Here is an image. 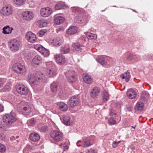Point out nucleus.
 <instances>
[{"mask_svg":"<svg viewBox=\"0 0 153 153\" xmlns=\"http://www.w3.org/2000/svg\"><path fill=\"white\" fill-rule=\"evenodd\" d=\"M17 109L19 111H22V113L25 115L29 114L31 111L30 105L28 103L23 101L17 105Z\"/></svg>","mask_w":153,"mask_h":153,"instance_id":"obj_1","label":"nucleus"},{"mask_svg":"<svg viewBox=\"0 0 153 153\" xmlns=\"http://www.w3.org/2000/svg\"><path fill=\"white\" fill-rule=\"evenodd\" d=\"M27 79L29 83L32 85H34L37 84L38 81H42L46 79V77L44 74H42L39 77H36L33 75L29 74L28 75Z\"/></svg>","mask_w":153,"mask_h":153,"instance_id":"obj_2","label":"nucleus"},{"mask_svg":"<svg viewBox=\"0 0 153 153\" xmlns=\"http://www.w3.org/2000/svg\"><path fill=\"white\" fill-rule=\"evenodd\" d=\"M3 122L7 125H10L15 122L16 119L15 114L11 112L10 114H6L3 117Z\"/></svg>","mask_w":153,"mask_h":153,"instance_id":"obj_3","label":"nucleus"},{"mask_svg":"<svg viewBox=\"0 0 153 153\" xmlns=\"http://www.w3.org/2000/svg\"><path fill=\"white\" fill-rule=\"evenodd\" d=\"M72 11L78 15V16H76L74 19V21L75 23H81L84 21V19L83 18V15L81 11L79 8L73 7L72 9Z\"/></svg>","mask_w":153,"mask_h":153,"instance_id":"obj_4","label":"nucleus"},{"mask_svg":"<svg viewBox=\"0 0 153 153\" xmlns=\"http://www.w3.org/2000/svg\"><path fill=\"white\" fill-rule=\"evenodd\" d=\"M50 136L55 141L59 142L63 138V133L59 130H54L51 131Z\"/></svg>","mask_w":153,"mask_h":153,"instance_id":"obj_5","label":"nucleus"},{"mask_svg":"<svg viewBox=\"0 0 153 153\" xmlns=\"http://www.w3.org/2000/svg\"><path fill=\"white\" fill-rule=\"evenodd\" d=\"M13 69L15 73L18 74H23L26 72L25 66L18 62L13 65Z\"/></svg>","mask_w":153,"mask_h":153,"instance_id":"obj_6","label":"nucleus"},{"mask_svg":"<svg viewBox=\"0 0 153 153\" xmlns=\"http://www.w3.org/2000/svg\"><path fill=\"white\" fill-rule=\"evenodd\" d=\"M16 89L17 92L21 94L25 95L28 92V89L22 84H17L16 85Z\"/></svg>","mask_w":153,"mask_h":153,"instance_id":"obj_7","label":"nucleus"},{"mask_svg":"<svg viewBox=\"0 0 153 153\" xmlns=\"http://www.w3.org/2000/svg\"><path fill=\"white\" fill-rule=\"evenodd\" d=\"M9 46L11 51L13 52L16 51H18L19 48V42L16 39H12L9 44Z\"/></svg>","mask_w":153,"mask_h":153,"instance_id":"obj_8","label":"nucleus"},{"mask_svg":"<svg viewBox=\"0 0 153 153\" xmlns=\"http://www.w3.org/2000/svg\"><path fill=\"white\" fill-rule=\"evenodd\" d=\"M65 76L69 82H75L77 77L76 76L75 73L73 71H68L66 73Z\"/></svg>","mask_w":153,"mask_h":153,"instance_id":"obj_9","label":"nucleus"},{"mask_svg":"<svg viewBox=\"0 0 153 153\" xmlns=\"http://www.w3.org/2000/svg\"><path fill=\"white\" fill-rule=\"evenodd\" d=\"M22 16L24 20L29 21L33 18L34 15L31 11L27 10L22 13Z\"/></svg>","mask_w":153,"mask_h":153,"instance_id":"obj_10","label":"nucleus"},{"mask_svg":"<svg viewBox=\"0 0 153 153\" xmlns=\"http://www.w3.org/2000/svg\"><path fill=\"white\" fill-rule=\"evenodd\" d=\"M13 9L10 6H5L2 9L1 13L4 16H9L12 14Z\"/></svg>","mask_w":153,"mask_h":153,"instance_id":"obj_11","label":"nucleus"},{"mask_svg":"<svg viewBox=\"0 0 153 153\" xmlns=\"http://www.w3.org/2000/svg\"><path fill=\"white\" fill-rule=\"evenodd\" d=\"M79 102V99L76 96H74L71 97L68 101V104L72 108L77 106Z\"/></svg>","mask_w":153,"mask_h":153,"instance_id":"obj_12","label":"nucleus"},{"mask_svg":"<svg viewBox=\"0 0 153 153\" xmlns=\"http://www.w3.org/2000/svg\"><path fill=\"white\" fill-rule=\"evenodd\" d=\"M41 15L43 17H47L52 13V10L49 7L42 8L40 11Z\"/></svg>","mask_w":153,"mask_h":153,"instance_id":"obj_13","label":"nucleus"},{"mask_svg":"<svg viewBox=\"0 0 153 153\" xmlns=\"http://www.w3.org/2000/svg\"><path fill=\"white\" fill-rule=\"evenodd\" d=\"M25 37L27 41L31 43H34L36 40V36L31 32L27 33L26 34Z\"/></svg>","mask_w":153,"mask_h":153,"instance_id":"obj_14","label":"nucleus"},{"mask_svg":"<svg viewBox=\"0 0 153 153\" xmlns=\"http://www.w3.org/2000/svg\"><path fill=\"white\" fill-rule=\"evenodd\" d=\"M100 91V90L99 87H95L91 90L90 96L92 97L95 98L99 95Z\"/></svg>","mask_w":153,"mask_h":153,"instance_id":"obj_15","label":"nucleus"},{"mask_svg":"<svg viewBox=\"0 0 153 153\" xmlns=\"http://www.w3.org/2000/svg\"><path fill=\"white\" fill-rule=\"evenodd\" d=\"M84 48L83 45H80L79 44H74L72 46V49L73 51H81L82 50L84 49Z\"/></svg>","mask_w":153,"mask_h":153,"instance_id":"obj_16","label":"nucleus"},{"mask_svg":"<svg viewBox=\"0 0 153 153\" xmlns=\"http://www.w3.org/2000/svg\"><path fill=\"white\" fill-rule=\"evenodd\" d=\"M83 79L84 81L87 84H91L92 82V79L91 76L86 73L83 74Z\"/></svg>","mask_w":153,"mask_h":153,"instance_id":"obj_17","label":"nucleus"},{"mask_svg":"<svg viewBox=\"0 0 153 153\" xmlns=\"http://www.w3.org/2000/svg\"><path fill=\"white\" fill-rule=\"evenodd\" d=\"M30 139L34 142L38 141L40 138L39 135L36 133H32L29 136Z\"/></svg>","mask_w":153,"mask_h":153,"instance_id":"obj_18","label":"nucleus"},{"mask_svg":"<svg viewBox=\"0 0 153 153\" xmlns=\"http://www.w3.org/2000/svg\"><path fill=\"white\" fill-rule=\"evenodd\" d=\"M77 28L75 26H70L66 30L67 34L72 35L76 33L77 32Z\"/></svg>","mask_w":153,"mask_h":153,"instance_id":"obj_19","label":"nucleus"},{"mask_svg":"<svg viewBox=\"0 0 153 153\" xmlns=\"http://www.w3.org/2000/svg\"><path fill=\"white\" fill-rule=\"evenodd\" d=\"M65 18L62 16H57L54 17V21L56 25H59L65 21Z\"/></svg>","mask_w":153,"mask_h":153,"instance_id":"obj_20","label":"nucleus"},{"mask_svg":"<svg viewBox=\"0 0 153 153\" xmlns=\"http://www.w3.org/2000/svg\"><path fill=\"white\" fill-rule=\"evenodd\" d=\"M59 87L58 83L55 82L52 83L50 85V89L51 91L54 93H55Z\"/></svg>","mask_w":153,"mask_h":153,"instance_id":"obj_21","label":"nucleus"},{"mask_svg":"<svg viewBox=\"0 0 153 153\" xmlns=\"http://www.w3.org/2000/svg\"><path fill=\"white\" fill-rule=\"evenodd\" d=\"M56 71L52 68H49L48 69L46 74L51 77H53L57 74Z\"/></svg>","mask_w":153,"mask_h":153,"instance_id":"obj_22","label":"nucleus"},{"mask_svg":"<svg viewBox=\"0 0 153 153\" xmlns=\"http://www.w3.org/2000/svg\"><path fill=\"white\" fill-rule=\"evenodd\" d=\"M59 109L63 111H66L68 109L67 104L63 102H59L57 104Z\"/></svg>","mask_w":153,"mask_h":153,"instance_id":"obj_23","label":"nucleus"},{"mask_svg":"<svg viewBox=\"0 0 153 153\" xmlns=\"http://www.w3.org/2000/svg\"><path fill=\"white\" fill-rule=\"evenodd\" d=\"M2 33L5 34H9L11 33L13 29L12 27H10L9 26L7 25L3 27Z\"/></svg>","mask_w":153,"mask_h":153,"instance_id":"obj_24","label":"nucleus"},{"mask_svg":"<svg viewBox=\"0 0 153 153\" xmlns=\"http://www.w3.org/2000/svg\"><path fill=\"white\" fill-rule=\"evenodd\" d=\"M82 143L83 147H88L92 145V143L90 142V140L89 138H85L82 141Z\"/></svg>","mask_w":153,"mask_h":153,"instance_id":"obj_25","label":"nucleus"},{"mask_svg":"<svg viewBox=\"0 0 153 153\" xmlns=\"http://www.w3.org/2000/svg\"><path fill=\"white\" fill-rule=\"evenodd\" d=\"M85 34L88 39L95 40L97 39V36L95 34H93L89 32H86Z\"/></svg>","mask_w":153,"mask_h":153,"instance_id":"obj_26","label":"nucleus"},{"mask_svg":"<svg viewBox=\"0 0 153 153\" xmlns=\"http://www.w3.org/2000/svg\"><path fill=\"white\" fill-rule=\"evenodd\" d=\"M62 42V40L60 38L57 37L53 39L52 43L54 45L59 46L61 45Z\"/></svg>","mask_w":153,"mask_h":153,"instance_id":"obj_27","label":"nucleus"},{"mask_svg":"<svg viewBox=\"0 0 153 153\" xmlns=\"http://www.w3.org/2000/svg\"><path fill=\"white\" fill-rule=\"evenodd\" d=\"M47 24V22L43 19L38 20L37 22V25L41 28L46 26Z\"/></svg>","mask_w":153,"mask_h":153,"instance_id":"obj_28","label":"nucleus"},{"mask_svg":"<svg viewBox=\"0 0 153 153\" xmlns=\"http://www.w3.org/2000/svg\"><path fill=\"white\" fill-rule=\"evenodd\" d=\"M126 95L130 99H133L134 98V90L130 88L126 92Z\"/></svg>","mask_w":153,"mask_h":153,"instance_id":"obj_29","label":"nucleus"},{"mask_svg":"<svg viewBox=\"0 0 153 153\" xmlns=\"http://www.w3.org/2000/svg\"><path fill=\"white\" fill-rule=\"evenodd\" d=\"M26 0H13L14 4L18 6H20L24 4Z\"/></svg>","mask_w":153,"mask_h":153,"instance_id":"obj_30","label":"nucleus"},{"mask_svg":"<svg viewBox=\"0 0 153 153\" xmlns=\"http://www.w3.org/2000/svg\"><path fill=\"white\" fill-rule=\"evenodd\" d=\"M63 122L64 124L67 126H69L70 124V119L68 116L65 115L62 116Z\"/></svg>","mask_w":153,"mask_h":153,"instance_id":"obj_31","label":"nucleus"},{"mask_svg":"<svg viewBox=\"0 0 153 153\" xmlns=\"http://www.w3.org/2000/svg\"><path fill=\"white\" fill-rule=\"evenodd\" d=\"M144 104L141 102H138L136 105L135 109L138 111L143 110L144 107Z\"/></svg>","mask_w":153,"mask_h":153,"instance_id":"obj_32","label":"nucleus"},{"mask_svg":"<svg viewBox=\"0 0 153 153\" xmlns=\"http://www.w3.org/2000/svg\"><path fill=\"white\" fill-rule=\"evenodd\" d=\"M54 7L55 10L63 9L65 8V5L62 3H59L55 5Z\"/></svg>","mask_w":153,"mask_h":153,"instance_id":"obj_33","label":"nucleus"},{"mask_svg":"<svg viewBox=\"0 0 153 153\" xmlns=\"http://www.w3.org/2000/svg\"><path fill=\"white\" fill-rule=\"evenodd\" d=\"M96 60L103 66L105 65L106 64V62L104 58H96Z\"/></svg>","mask_w":153,"mask_h":153,"instance_id":"obj_34","label":"nucleus"},{"mask_svg":"<svg viewBox=\"0 0 153 153\" xmlns=\"http://www.w3.org/2000/svg\"><path fill=\"white\" fill-rule=\"evenodd\" d=\"M55 60L57 63L59 65L64 64L65 60V58H55Z\"/></svg>","mask_w":153,"mask_h":153,"instance_id":"obj_35","label":"nucleus"},{"mask_svg":"<svg viewBox=\"0 0 153 153\" xmlns=\"http://www.w3.org/2000/svg\"><path fill=\"white\" fill-rule=\"evenodd\" d=\"M102 100L104 101H107L109 99V94L106 91H104L102 94Z\"/></svg>","mask_w":153,"mask_h":153,"instance_id":"obj_36","label":"nucleus"},{"mask_svg":"<svg viewBox=\"0 0 153 153\" xmlns=\"http://www.w3.org/2000/svg\"><path fill=\"white\" fill-rule=\"evenodd\" d=\"M11 84L10 83H7L4 86L3 88L4 91L6 92L10 91L11 88Z\"/></svg>","mask_w":153,"mask_h":153,"instance_id":"obj_37","label":"nucleus"},{"mask_svg":"<svg viewBox=\"0 0 153 153\" xmlns=\"http://www.w3.org/2000/svg\"><path fill=\"white\" fill-rule=\"evenodd\" d=\"M120 77L123 79H125L126 81L128 82V81L130 78L129 75L128 73L127 74V73L121 74Z\"/></svg>","mask_w":153,"mask_h":153,"instance_id":"obj_38","label":"nucleus"},{"mask_svg":"<svg viewBox=\"0 0 153 153\" xmlns=\"http://www.w3.org/2000/svg\"><path fill=\"white\" fill-rule=\"evenodd\" d=\"M34 48L39 51L40 53L42 51V49H44V48L40 45H36L34 46Z\"/></svg>","mask_w":153,"mask_h":153,"instance_id":"obj_39","label":"nucleus"},{"mask_svg":"<svg viewBox=\"0 0 153 153\" xmlns=\"http://www.w3.org/2000/svg\"><path fill=\"white\" fill-rule=\"evenodd\" d=\"M34 48L39 51L40 53L42 51V49H44V48L40 45H36L34 46Z\"/></svg>","mask_w":153,"mask_h":153,"instance_id":"obj_40","label":"nucleus"},{"mask_svg":"<svg viewBox=\"0 0 153 153\" xmlns=\"http://www.w3.org/2000/svg\"><path fill=\"white\" fill-rule=\"evenodd\" d=\"M45 57H47L49 55V51L47 49L44 48V49H42V51L40 53Z\"/></svg>","mask_w":153,"mask_h":153,"instance_id":"obj_41","label":"nucleus"},{"mask_svg":"<svg viewBox=\"0 0 153 153\" xmlns=\"http://www.w3.org/2000/svg\"><path fill=\"white\" fill-rule=\"evenodd\" d=\"M40 62V59L38 58H33L32 61V64L33 66L35 65H38L39 63Z\"/></svg>","mask_w":153,"mask_h":153,"instance_id":"obj_42","label":"nucleus"},{"mask_svg":"<svg viewBox=\"0 0 153 153\" xmlns=\"http://www.w3.org/2000/svg\"><path fill=\"white\" fill-rule=\"evenodd\" d=\"M61 51L63 54H66L69 52L70 48H62L60 50Z\"/></svg>","mask_w":153,"mask_h":153,"instance_id":"obj_43","label":"nucleus"},{"mask_svg":"<svg viewBox=\"0 0 153 153\" xmlns=\"http://www.w3.org/2000/svg\"><path fill=\"white\" fill-rule=\"evenodd\" d=\"M116 121L112 117H110L108 120V123L109 125H113L115 124Z\"/></svg>","mask_w":153,"mask_h":153,"instance_id":"obj_44","label":"nucleus"},{"mask_svg":"<svg viewBox=\"0 0 153 153\" xmlns=\"http://www.w3.org/2000/svg\"><path fill=\"white\" fill-rule=\"evenodd\" d=\"M47 30H40L39 32V36L42 37L46 33Z\"/></svg>","mask_w":153,"mask_h":153,"instance_id":"obj_45","label":"nucleus"},{"mask_svg":"<svg viewBox=\"0 0 153 153\" xmlns=\"http://www.w3.org/2000/svg\"><path fill=\"white\" fill-rule=\"evenodd\" d=\"M6 150L5 147L3 144L0 143V152H4Z\"/></svg>","mask_w":153,"mask_h":153,"instance_id":"obj_46","label":"nucleus"},{"mask_svg":"<svg viewBox=\"0 0 153 153\" xmlns=\"http://www.w3.org/2000/svg\"><path fill=\"white\" fill-rule=\"evenodd\" d=\"M116 115V113L115 112V111L113 109H111L110 110L109 115L113 117L114 115Z\"/></svg>","mask_w":153,"mask_h":153,"instance_id":"obj_47","label":"nucleus"},{"mask_svg":"<svg viewBox=\"0 0 153 153\" xmlns=\"http://www.w3.org/2000/svg\"><path fill=\"white\" fill-rule=\"evenodd\" d=\"M6 82V79L0 78V88H1Z\"/></svg>","mask_w":153,"mask_h":153,"instance_id":"obj_48","label":"nucleus"},{"mask_svg":"<svg viewBox=\"0 0 153 153\" xmlns=\"http://www.w3.org/2000/svg\"><path fill=\"white\" fill-rule=\"evenodd\" d=\"M41 131L42 132H46L48 130V128L47 126H43L41 128Z\"/></svg>","mask_w":153,"mask_h":153,"instance_id":"obj_49","label":"nucleus"},{"mask_svg":"<svg viewBox=\"0 0 153 153\" xmlns=\"http://www.w3.org/2000/svg\"><path fill=\"white\" fill-rule=\"evenodd\" d=\"M120 141L118 142L114 141L113 142L112 144V146L114 148L116 147L118 145V144L120 143Z\"/></svg>","mask_w":153,"mask_h":153,"instance_id":"obj_50","label":"nucleus"},{"mask_svg":"<svg viewBox=\"0 0 153 153\" xmlns=\"http://www.w3.org/2000/svg\"><path fill=\"white\" fill-rule=\"evenodd\" d=\"M28 123H30L31 125H33L35 123L33 118H32L30 120H28Z\"/></svg>","mask_w":153,"mask_h":153,"instance_id":"obj_51","label":"nucleus"},{"mask_svg":"<svg viewBox=\"0 0 153 153\" xmlns=\"http://www.w3.org/2000/svg\"><path fill=\"white\" fill-rule=\"evenodd\" d=\"M19 137V136H16V138L14 136H12L10 137V140L12 141H13L14 140H16V138H18Z\"/></svg>","mask_w":153,"mask_h":153,"instance_id":"obj_52","label":"nucleus"},{"mask_svg":"<svg viewBox=\"0 0 153 153\" xmlns=\"http://www.w3.org/2000/svg\"><path fill=\"white\" fill-rule=\"evenodd\" d=\"M55 57H62V54L59 53L58 54H56L55 56Z\"/></svg>","mask_w":153,"mask_h":153,"instance_id":"obj_53","label":"nucleus"},{"mask_svg":"<svg viewBox=\"0 0 153 153\" xmlns=\"http://www.w3.org/2000/svg\"><path fill=\"white\" fill-rule=\"evenodd\" d=\"M87 153H95L94 150L92 149H90L88 150Z\"/></svg>","mask_w":153,"mask_h":153,"instance_id":"obj_54","label":"nucleus"},{"mask_svg":"<svg viewBox=\"0 0 153 153\" xmlns=\"http://www.w3.org/2000/svg\"><path fill=\"white\" fill-rule=\"evenodd\" d=\"M4 106L0 104V112L4 110Z\"/></svg>","mask_w":153,"mask_h":153,"instance_id":"obj_55","label":"nucleus"},{"mask_svg":"<svg viewBox=\"0 0 153 153\" xmlns=\"http://www.w3.org/2000/svg\"><path fill=\"white\" fill-rule=\"evenodd\" d=\"M63 91L62 90H60L59 91L58 95L60 97L62 96H63L62 94H63Z\"/></svg>","mask_w":153,"mask_h":153,"instance_id":"obj_56","label":"nucleus"},{"mask_svg":"<svg viewBox=\"0 0 153 153\" xmlns=\"http://www.w3.org/2000/svg\"><path fill=\"white\" fill-rule=\"evenodd\" d=\"M68 149V147L67 146H65L63 147V149L64 150H67Z\"/></svg>","mask_w":153,"mask_h":153,"instance_id":"obj_57","label":"nucleus"},{"mask_svg":"<svg viewBox=\"0 0 153 153\" xmlns=\"http://www.w3.org/2000/svg\"><path fill=\"white\" fill-rule=\"evenodd\" d=\"M133 146H131L130 147V149H133Z\"/></svg>","mask_w":153,"mask_h":153,"instance_id":"obj_58","label":"nucleus"},{"mask_svg":"<svg viewBox=\"0 0 153 153\" xmlns=\"http://www.w3.org/2000/svg\"><path fill=\"white\" fill-rule=\"evenodd\" d=\"M136 92H135V91H134V97H135V96L136 95Z\"/></svg>","mask_w":153,"mask_h":153,"instance_id":"obj_59","label":"nucleus"},{"mask_svg":"<svg viewBox=\"0 0 153 153\" xmlns=\"http://www.w3.org/2000/svg\"><path fill=\"white\" fill-rule=\"evenodd\" d=\"M132 128H134V126H132Z\"/></svg>","mask_w":153,"mask_h":153,"instance_id":"obj_60","label":"nucleus"},{"mask_svg":"<svg viewBox=\"0 0 153 153\" xmlns=\"http://www.w3.org/2000/svg\"><path fill=\"white\" fill-rule=\"evenodd\" d=\"M48 63L46 64V65L47 66L48 65Z\"/></svg>","mask_w":153,"mask_h":153,"instance_id":"obj_61","label":"nucleus"},{"mask_svg":"<svg viewBox=\"0 0 153 153\" xmlns=\"http://www.w3.org/2000/svg\"><path fill=\"white\" fill-rule=\"evenodd\" d=\"M34 57L36 58V57H36V56H34Z\"/></svg>","mask_w":153,"mask_h":153,"instance_id":"obj_62","label":"nucleus"},{"mask_svg":"<svg viewBox=\"0 0 153 153\" xmlns=\"http://www.w3.org/2000/svg\"><path fill=\"white\" fill-rule=\"evenodd\" d=\"M143 92V93H144V92L146 93V92Z\"/></svg>","mask_w":153,"mask_h":153,"instance_id":"obj_63","label":"nucleus"},{"mask_svg":"<svg viewBox=\"0 0 153 153\" xmlns=\"http://www.w3.org/2000/svg\"><path fill=\"white\" fill-rule=\"evenodd\" d=\"M99 57L100 58L101 57V56H99Z\"/></svg>","mask_w":153,"mask_h":153,"instance_id":"obj_64","label":"nucleus"}]
</instances>
